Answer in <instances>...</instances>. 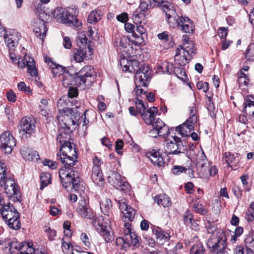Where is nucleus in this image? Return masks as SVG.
<instances>
[{
    "label": "nucleus",
    "instance_id": "f257e3e1",
    "mask_svg": "<svg viewBox=\"0 0 254 254\" xmlns=\"http://www.w3.org/2000/svg\"><path fill=\"white\" fill-rule=\"evenodd\" d=\"M77 155L62 157L61 154L57 153V159L60 160L64 165L63 168L59 170V174L63 186L66 189L70 187L77 191L81 187L79 173L73 166L77 162Z\"/></svg>",
    "mask_w": 254,
    "mask_h": 254
},
{
    "label": "nucleus",
    "instance_id": "f03ea898",
    "mask_svg": "<svg viewBox=\"0 0 254 254\" xmlns=\"http://www.w3.org/2000/svg\"><path fill=\"white\" fill-rule=\"evenodd\" d=\"M76 210L78 214L83 218L91 220L94 219L92 222L93 225L97 232L104 238L106 243L110 242L114 240L113 235L107 230V226L103 225L102 223H100V219L99 218L94 219V212L89 206L88 200L85 198L80 199Z\"/></svg>",
    "mask_w": 254,
    "mask_h": 254
},
{
    "label": "nucleus",
    "instance_id": "7ed1b4c3",
    "mask_svg": "<svg viewBox=\"0 0 254 254\" xmlns=\"http://www.w3.org/2000/svg\"><path fill=\"white\" fill-rule=\"evenodd\" d=\"M6 170H2V173L0 172V189L4 187V192L7 197L13 202H21L22 201V195L19 190V187L15 183L12 178H7Z\"/></svg>",
    "mask_w": 254,
    "mask_h": 254
},
{
    "label": "nucleus",
    "instance_id": "20e7f679",
    "mask_svg": "<svg viewBox=\"0 0 254 254\" xmlns=\"http://www.w3.org/2000/svg\"><path fill=\"white\" fill-rule=\"evenodd\" d=\"M77 44L78 49L73 51V59L77 63H81L84 58L89 59L92 53L91 41L88 40L84 33H77Z\"/></svg>",
    "mask_w": 254,
    "mask_h": 254
},
{
    "label": "nucleus",
    "instance_id": "39448f33",
    "mask_svg": "<svg viewBox=\"0 0 254 254\" xmlns=\"http://www.w3.org/2000/svg\"><path fill=\"white\" fill-rule=\"evenodd\" d=\"M53 15L58 21L72 27L75 30L78 31L81 30L82 27L81 22L66 8L58 7L54 10Z\"/></svg>",
    "mask_w": 254,
    "mask_h": 254
},
{
    "label": "nucleus",
    "instance_id": "423d86ee",
    "mask_svg": "<svg viewBox=\"0 0 254 254\" xmlns=\"http://www.w3.org/2000/svg\"><path fill=\"white\" fill-rule=\"evenodd\" d=\"M207 245L211 252L216 254H224L227 247L224 232L219 230L216 234L212 235L207 240Z\"/></svg>",
    "mask_w": 254,
    "mask_h": 254
},
{
    "label": "nucleus",
    "instance_id": "0eeeda50",
    "mask_svg": "<svg viewBox=\"0 0 254 254\" xmlns=\"http://www.w3.org/2000/svg\"><path fill=\"white\" fill-rule=\"evenodd\" d=\"M0 214L9 228L13 230L20 228V215L12 204L8 203L4 209L1 210Z\"/></svg>",
    "mask_w": 254,
    "mask_h": 254
},
{
    "label": "nucleus",
    "instance_id": "6e6552de",
    "mask_svg": "<svg viewBox=\"0 0 254 254\" xmlns=\"http://www.w3.org/2000/svg\"><path fill=\"white\" fill-rule=\"evenodd\" d=\"M87 111V110H85L84 114H82L78 111L77 108L67 110L66 114L63 117L64 120H67L65 123H64L65 126L64 128L69 129V126L71 125L78 126L82 124L83 126H85L88 124L89 120L86 117Z\"/></svg>",
    "mask_w": 254,
    "mask_h": 254
},
{
    "label": "nucleus",
    "instance_id": "1a4fd4ad",
    "mask_svg": "<svg viewBox=\"0 0 254 254\" xmlns=\"http://www.w3.org/2000/svg\"><path fill=\"white\" fill-rule=\"evenodd\" d=\"M76 75V85L83 89L92 85L96 76L95 70L91 65L84 66Z\"/></svg>",
    "mask_w": 254,
    "mask_h": 254
},
{
    "label": "nucleus",
    "instance_id": "9d476101",
    "mask_svg": "<svg viewBox=\"0 0 254 254\" xmlns=\"http://www.w3.org/2000/svg\"><path fill=\"white\" fill-rule=\"evenodd\" d=\"M107 181L109 184L123 193L127 194L130 192V186L129 183L125 180L124 177L122 178L118 172L111 171L108 177Z\"/></svg>",
    "mask_w": 254,
    "mask_h": 254
},
{
    "label": "nucleus",
    "instance_id": "9b49d317",
    "mask_svg": "<svg viewBox=\"0 0 254 254\" xmlns=\"http://www.w3.org/2000/svg\"><path fill=\"white\" fill-rule=\"evenodd\" d=\"M159 6L165 13L169 26L173 28L176 27L178 24L177 19L179 16L176 12L174 4L168 0H165Z\"/></svg>",
    "mask_w": 254,
    "mask_h": 254
},
{
    "label": "nucleus",
    "instance_id": "f8f14e48",
    "mask_svg": "<svg viewBox=\"0 0 254 254\" xmlns=\"http://www.w3.org/2000/svg\"><path fill=\"white\" fill-rule=\"evenodd\" d=\"M165 150L167 153L173 155H179L184 153L187 149L186 144L181 139L176 136H173L172 139H166Z\"/></svg>",
    "mask_w": 254,
    "mask_h": 254
},
{
    "label": "nucleus",
    "instance_id": "ddd939ff",
    "mask_svg": "<svg viewBox=\"0 0 254 254\" xmlns=\"http://www.w3.org/2000/svg\"><path fill=\"white\" fill-rule=\"evenodd\" d=\"M151 71L148 65L142 64L137 69L135 74V84L136 88L147 87L150 79Z\"/></svg>",
    "mask_w": 254,
    "mask_h": 254
},
{
    "label": "nucleus",
    "instance_id": "4468645a",
    "mask_svg": "<svg viewBox=\"0 0 254 254\" xmlns=\"http://www.w3.org/2000/svg\"><path fill=\"white\" fill-rule=\"evenodd\" d=\"M136 56L133 55L128 58L125 57L121 58L120 60V65L124 71L134 72L139 68L141 64L136 59Z\"/></svg>",
    "mask_w": 254,
    "mask_h": 254
},
{
    "label": "nucleus",
    "instance_id": "2eb2a0df",
    "mask_svg": "<svg viewBox=\"0 0 254 254\" xmlns=\"http://www.w3.org/2000/svg\"><path fill=\"white\" fill-rule=\"evenodd\" d=\"M16 145V140L9 131H5L0 136V146L2 151L10 154Z\"/></svg>",
    "mask_w": 254,
    "mask_h": 254
},
{
    "label": "nucleus",
    "instance_id": "dca6fc26",
    "mask_svg": "<svg viewBox=\"0 0 254 254\" xmlns=\"http://www.w3.org/2000/svg\"><path fill=\"white\" fill-rule=\"evenodd\" d=\"M183 45H180V48L183 50V59L186 61H190L196 53V49L194 48L192 41L190 40L187 35H183Z\"/></svg>",
    "mask_w": 254,
    "mask_h": 254
},
{
    "label": "nucleus",
    "instance_id": "f3484780",
    "mask_svg": "<svg viewBox=\"0 0 254 254\" xmlns=\"http://www.w3.org/2000/svg\"><path fill=\"white\" fill-rule=\"evenodd\" d=\"M114 200L117 202L121 212L124 214L125 219L131 222L134 218L136 210L127 205V200L125 198L120 199L115 198Z\"/></svg>",
    "mask_w": 254,
    "mask_h": 254
},
{
    "label": "nucleus",
    "instance_id": "a211bd4d",
    "mask_svg": "<svg viewBox=\"0 0 254 254\" xmlns=\"http://www.w3.org/2000/svg\"><path fill=\"white\" fill-rule=\"evenodd\" d=\"M195 165L198 177L202 178L206 175L209 163L203 152L197 156Z\"/></svg>",
    "mask_w": 254,
    "mask_h": 254
},
{
    "label": "nucleus",
    "instance_id": "6ab92c4d",
    "mask_svg": "<svg viewBox=\"0 0 254 254\" xmlns=\"http://www.w3.org/2000/svg\"><path fill=\"white\" fill-rule=\"evenodd\" d=\"M35 128V125L29 119H22L19 123V130L23 138L30 137L34 132Z\"/></svg>",
    "mask_w": 254,
    "mask_h": 254
},
{
    "label": "nucleus",
    "instance_id": "aec40b11",
    "mask_svg": "<svg viewBox=\"0 0 254 254\" xmlns=\"http://www.w3.org/2000/svg\"><path fill=\"white\" fill-rule=\"evenodd\" d=\"M132 19L136 25V30L137 32L145 31L146 29L144 27L142 23H145V14L143 11L136 9L133 13Z\"/></svg>",
    "mask_w": 254,
    "mask_h": 254
},
{
    "label": "nucleus",
    "instance_id": "412c9836",
    "mask_svg": "<svg viewBox=\"0 0 254 254\" xmlns=\"http://www.w3.org/2000/svg\"><path fill=\"white\" fill-rule=\"evenodd\" d=\"M196 122L192 119H188L185 123L176 127V131L182 136H189V133L193 129Z\"/></svg>",
    "mask_w": 254,
    "mask_h": 254
},
{
    "label": "nucleus",
    "instance_id": "4be33fe9",
    "mask_svg": "<svg viewBox=\"0 0 254 254\" xmlns=\"http://www.w3.org/2000/svg\"><path fill=\"white\" fill-rule=\"evenodd\" d=\"M60 152L62 157L69 156V157H72V156L78 155V152L75 148V145L71 143L70 141H64L60 148Z\"/></svg>",
    "mask_w": 254,
    "mask_h": 254
},
{
    "label": "nucleus",
    "instance_id": "5701e85b",
    "mask_svg": "<svg viewBox=\"0 0 254 254\" xmlns=\"http://www.w3.org/2000/svg\"><path fill=\"white\" fill-rule=\"evenodd\" d=\"M20 153L22 158L25 160L36 161L39 159V155L37 151L26 146L21 147Z\"/></svg>",
    "mask_w": 254,
    "mask_h": 254
},
{
    "label": "nucleus",
    "instance_id": "b1692460",
    "mask_svg": "<svg viewBox=\"0 0 254 254\" xmlns=\"http://www.w3.org/2000/svg\"><path fill=\"white\" fill-rule=\"evenodd\" d=\"M130 35L127 36H124L121 38L120 43L124 44V41L127 42V40L128 43L131 42L134 45H139L142 44L144 42L142 35L145 33H129Z\"/></svg>",
    "mask_w": 254,
    "mask_h": 254
},
{
    "label": "nucleus",
    "instance_id": "393cba45",
    "mask_svg": "<svg viewBox=\"0 0 254 254\" xmlns=\"http://www.w3.org/2000/svg\"><path fill=\"white\" fill-rule=\"evenodd\" d=\"M178 24L177 27H180L183 32H193L194 26L192 21L187 17L179 16L177 19Z\"/></svg>",
    "mask_w": 254,
    "mask_h": 254
},
{
    "label": "nucleus",
    "instance_id": "a878e982",
    "mask_svg": "<svg viewBox=\"0 0 254 254\" xmlns=\"http://www.w3.org/2000/svg\"><path fill=\"white\" fill-rule=\"evenodd\" d=\"M245 107L243 110L244 113L249 116L251 120V117L254 115V97L253 95L247 96L244 102Z\"/></svg>",
    "mask_w": 254,
    "mask_h": 254
},
{
    "label": "nucleus",
    "instance_id": "bb28decb",
    "mask_svg": "<svg viewBox=\"0 0 254 254\" xmlns=\"http://www.w3.org/2000/svg\"><path fill=\"white\" fill-rule=\"evenodd\" d=\"M91 178L94 184L98 186L103 184L104 179L100 168L93 167Z\"/></svg>",
    "mask_w": 254,
    "mask_h": 254
},
{
    "label": "nucleus",
    "instance_id": "cd10ccee",
    "mask_svg": "<svg viewBox=\"0 0 254 254\" xmlns=\"http://www.w3.org/2000/svg\"><path fill=\"white\" fill-rule=\"evenodd\" d=\"M149 157L150 158L151 162L154 165L158 166H162L165 164V161L163 157L158 152L153 150L149 154Z\"/></svg>",
    "mask_w": 254,
    "mask_h": 254
},
{
    "label": "nucleus",
    "instance_id": "c85d7f7f",
    "mask_svg": "<svg viewBox=\"0 0 254 254\" xmlns=\"http://www.w3.org/2000/svg\"><path fill=\"white\" fill-rule=\"evenodd\" d=\"M4 38L7 47L9 49H13L18 42V36L14 33H5Z\"/></svg>",
    "mask_w": 254,
    "mask_h": 254
},
{
    "label": "nucleus",
    "instance_id": "c756f323",
    "mask_svg": "<svg viewBox=\"0 0 254 254\" xmlns=\"http://www.w3.org/2000/svg\"><path fill=\"white\" fill-rule=\"evenodd\" d=\"M126 243L127 246L138 247L140 243V238L134 232L126 234Z\"/></svg>",
    "mask_w": 254,
    "mask_h": 254
},
{
    "label": "nucleus",
    "instance_id": "7c9ffc66",
    "mask_svg": "<svg viewBox=\"0 0 254 254\" xmlns=\"http://www.w3.org/2000/svg\"><path fill=\"white\" fill-rule=\"evenodd\" d=\"M244 243L246 249H248L254 254V232L252 230L246 235Z\"/></svg>",
    "mask_w": 254,
    "mask_h": 254
},
{
    "label": "nucleus",
    "instance_id": "2f4dec72",
    "mask_svg": "<svg viewBox=\"0 0 254 254\" xmlns=\"http://www.w3.org/2000/svg\"><path fill=\"white\" fill-rule=\"evenodd\" d=\"M69 100L65 99V97L61 98L57 102V106L59 112L62 114L63 117L66 114L67 110H70L71 108L67 107Z\"/></svg>",
    "mask_w": 254,
    "mask_h": 254
},
{
    "label": "nucleus",
    "instance_id": "473e14b6",
    "mask_svg": "<svg viewBox=\"0 0 254 254\" xmlns=\"http://www.w3.org/2000/svg\"><path fill=\"white\" fill-rule=\"evenodd\" d=\"M76 74H71L69 71L64 73L63 77V85L65 87H68L69 85H76Z\"/></svg>",
    "mask_w": 254,
    "mask_h": 254
},
{
    "label": "nucleus",
    "instance_id": "72a5a7b5",
    "mask_svg": "<svg viewBox=\"0 0 254 254\" xmlns=\"http://www.w3.org/2000/svg\"><path fill=\"white\" fill-rule=\"evenodd\" d=\"M154 200L159 205L164 207H169L172 204L170 197L166 194H160L156 196Z\"/></svg>",
    "mask_w": 254,
    "mask_h": 254
},
{
    "label": "nucleus",
    "instance_id": "f704fd0d",
    "mask_svg": "<svg viewBox=\"0 0 254 254\" xmlns=\"http://www.w3.org/2000/svg\"><path fill=\"white\" fill-rule=\"evenodd\" d=\"M112 207V203L111 200L109 198H106L104 201H101L100 203V208L104 215L110 219V215Z\"/></svg>",
    "mask_w": 254,
    "mask_h": 254
},
{
    "label": "nucleus",
    "instance_id": "c9c22d12",
    "mask_svg": "<svg viewBox=\"0 0 254 254\" xmlns=\"http://www.w3.org/2000/svg\"><path fill=\"white\" fill-rule=\"evenodd\" d=\"M102 13L100 10H93L90 12L88 16V22L91 24H95L102 18Z\"/></svg>",
    "mask_w": 254,
    "mask_h": 254
},
{
    "label": "nucleus",
    "instance_id": "e433bc0d",
    "mask_svg": "<svg viewBox=\"0 0 254 254\" xmlns=\"http://www.w3.org/2000/svg\"><path fill=\"white\" fill-rule=\"evenodd\" d=\"M153 232L156 235L157 240L160 241L159 242L163 243L169 240V236L168 234L162 231L159 228H158L157 229L153 230Z\"/></svg>",
    "mask_w": 254,
    "mask_h": 254
},
{
    "label": "nucleus",
    "instance_id": "4c0bfd02",
    "mask_svg": "<svg viewBox=\"0 0 254 254\" xmlns=\"http://www.w3.org/2000/svg\"><path fill=\"white\" fill-rule=\"evenodd\" d=\"M223 158L228 166L232 167L233 165V163H236L235 161L236 160V157L237 154L235 155L234 154L230 152H225L223 155Z\"/></svg>",
    "mask_w": 254,
    "mask_h": 254
},
{
    "label": "nucleus",
    "instance_id": "58836bf2",
    "mask_svg": "<svg viewBox=\"0 0 254 254\" xmlns=\"http://www.w3.org/2000/svg\"><path fill=\"white\" fill-rule=\"evenodd\" d=\"M26 67L28 72L31 76H37L38 74L37 70L35 66L33 59L29 58V61H26Z\"/></svg>",
    "mask_w": 254,
    "mask_h": 254
},
{
    "label": "nucleus",
    "instance_id": "ea45409f",
    "mask_svg": "<svg viewBox=\"0 0 254 254\" xmlns=\"http://www.w3.org/2000/svg\"><path fill=\"white\" fill-rule=\"evenodd\" d=\"M179 67H174L173 69L174 73L180 79L183 81H185L187 79V76L184 68L182 67L183 65H179Z\"/></svg>",
    "mask_w": 254,
    "mask_h": 254
},
{
    "label": "nucleus",
    "instance_id": "a19ab883",
    "mask_svg": "<svg viewBox=\"0 0 254 254\" xmlns=\"http://www.w3.org/2000/svg\"><path fill=\"white\" fill-rule=\"evenodd\" d=\"M190 254H206L205 250L202 244H194L190 249Z\"/></svg>",
    "mask_w": 254,
    "mask_h": 254
},
{
    "label": "nucleus",
    "instance_id": "79ce46f5",
    "mask_svg": "<svg viewBox=\"0 0 254 254\" xmlns=\"http://www.w3.org/2000/svg\"><path fill=\"white\" fill-rule=\"evenodd\" d=\"M51 175L48 173H42L40 175V190H43L50 183Z\"/></svg>",
    "mask_w": 254,
    "mask_h": 254
},
{
    "label": "nucleus",
    "instance_id": "37998d69",
    "mask_svg": "<svg viewBox=\"0 0 254 254\" xmlns=\"http://www.w3.org/2000/svg\"><path fill=\"white\" fill-rule=\"evenodd\" d=\"M181 49L180 47L177 49L175 56V61L179 65H185L190 61H186V60L183 59V56H181Z\"/></svg>",
    "mask_w": 254,
    "mask_h": 254
},
{
    "label": "nucleus",
    "instance_id": "c03bdc74",
    "mask_svg": "<svg viewBox=\"0 0 254 254\" xmlns=\"http://www.w3.org/2000/svg\"><path fill=\"white\" fill-rule=\"evenodd\" d=\"M174 66L172 64L168 62H164L160 66L162 71L164 73L171 74L174 69Z\"/></svg>",
    "mask_w": 254,
    "mask_h": 254
},
{
    "label": "nucleus",
    "instance_id": "a18cd8bd",
    "mask_svg": "<svg viewBox=\"0 0 254 254\" xmlns=\"http://www.w3.org/2000/svg\"><path fill=\"white\" fill-rule=\"evenodd\" d=\"M54 66L52 67L51 70V72L54 76L63 75L65 72L64 68L63 66L60 65H57L55 64H54Z\"/></svg>",
    "mask_w": 254,
    "mask_h": 254
},
{
    "label": "nucleus",
    "instance_id": "49530a36",
    "mask_svg": "<svg viewBox=\"0 0 254 254\" xmlns=\"http://www.w3.org/2000/svg\"><path fill=\"white\" fill-rule=\"evenodd\" d=\"M154 6L155 4H154L153 2H151L150 0H144V1L140 2L138 8L137 9H139V10L143 11L144 13H145L146 10L149 6L150 7H153Z\"/></svg>",
    "mask_w": 254,
    "mask_h": 254
},
{
    "label": "nucleus",
    "instance_id": "de8ad7c7",
    "mask_svg": "<svg viewBox=\"0 0 254 254\" xmlns=\"http://www.w3.org/2000/svg\"><path fill=\"white\" fill-rule=\"evenodd\" d=\"M246 59L248 61L254 60V44H250L247 49Z\"/></svg>",
    "mask_w": 254,
    "mask_h": 254
},
{
    "label": "nucleus",
    "instance_id": "09e8293b",
    "mask_svg": "<svg viewBox=\"0 0 254 254\" xmlns=\"http://www.w3.org/2000/svg\"><path fill=\"white\" fill-rule=\"evenodd\" d=\"M193 220V216L190 211L187 209L184 214V222L185 225H190Z\"/></svg>",
    "mask_w": 254,
    "mask_h": 254
},
{
    "label": "nucleus",
    "instance_id": "8fccbe9b",
    "mask_svg": "<svg viewBox=\"0 0 254 254\" xmlns=\"http://www.w3.org/2000/svg\"><path fill=\"white\" fill-rule=\"evenodd\" d=\"M141 116L147 125H151L154 120V117L146 111H143Z\"/></svg>",
    "mask_w": 254,
    "mask_h": 254
},
{
    "label": "nucleus",
    "instance_id": "3c124183",
    "mask_svg": "<svg viewBox=\"0 0 254 254\" xmlns=\"http://www.w3.org/2000/svg\"><path fill=\"white\" fill-rule=\"evenodd\" d=\"M234 254H254V253L243 246H237L234 249Z\"/></svg>",
    "mask_w": 254,
    "mask_h": 254
},
{
    "label": "nucleus",
    "instance_id": "603ef678",
    "mask_svg": "<svg viewBox=\"0 0 254 254\" xmlns=\"http://www.w3.org/2000/svg\"><path fill=\"white\" fill-rule=\"evenodd\" d=\"M136 108L137 111L138 112L139 114L141 115V113L143 112V111H145L146 106L145 104L141 100H139L138 98H136V101L135 102Z\"/></svg>",
    "mask_w": 254,
    "mask_h": 254
},
{
    "label": "nucleus",
    "instance_id": "864d4df0",
    "mask_svg": "<svg viewBox=\"0 0 254 254\" xmlns=\"http://www.w3.org/2000/svg\"><path fill=\"white\" fill-rule=\"evenodd\" d=\"M205 225L208 233H212V235L213 234H216L217 231L219 230H216L215 225L213 223L210 222V221H207V222L205 223Z\"/></svg>",
    "mask_w": 254,
    "mask_h": 254
},
{
    "label": "nucleus",
    "instance_id": "5fc2aeb1",
    "mask_svg": "<svg viewBox=\"0 0 254 254\" xmlns=\"http://www.w3.org/2000/svg\"><path fill=\"white\" fill-rule=\"evenodd\" d=\"M187 169L181 166H174L172 169V173L176 175H179L183 173H186Z\"/></svg>",
    "mask_w": 254,
    "mask_h": 254
},
{
    "label": "nucleus",
    "instance_id": "6e6d98bb",
    "mask_svg": "<svg viewBox=\"0 0 254 254\" xmlns=\"http://www.w3.org/2000/svg\"><path fill=\"white\" fill-rule=\"evenodd\" d=\"M196 87L198 90L203 89L205 93H206L209 90V84L207 82L199 81L196 84Z\"/></svg>",
    "mask_w": 254,
    "mask_h": 254
},
{
    "label": "nucleus",
    "instance_id": "4d7b16f0",
    "mask_svg": "<svg viewBox=\"0 0 254 254\" xmlns=\"http://www.w3.org/2000/svg\"><path fill=\"white\" fill-rule=\"evenodd\" d=\"M170 133L169 127L166 125L157 131V134L158 136L165 137L168 136Z\"/></svg>",
    "mask_w": 254,
    "mask_h": 254
},
{
    "label": "nucleus",
    "instance_id": "13d9d810",
    "mask_svg": "<svg viewBox=\"0 0 254 254\" xmlns=\"http://www.w3.org/2000/svg\"><path fill=\"white\" fill-rule=\"evenodd\" d=\"M45 231L47 233L50 241H53L57 235V232L54 230H52L50 227L45 226Z\"/></svg>",
    "mask_w": 254,
    "mask_h": 254
},
{
    "label": "nucleus",
    "instance_id": "bf43d9fd",
    "mask_svg": "<svg viewBox=\"0 0 254 254\" xmlns=\"http://www.w3.org/2000/svg\"><path fill=\"white\" fill-rule=\"evenodd\" d=\"M232 191L238 199H240L242 195V190L240 187L234 185L232 188Z\"/></svg>",
    "mask_w": 254,
    "mask_h": 254
},
{
    "label": "nucleus",
    "instance_id": "052dcab7",
    "mask_svg": "<svg viewBox=\"0 0 254 254\" xmlns=\"http://www.w3.org/2000/svg\"><path fill=\"white\" fill-rule=\"evenodd\" d=\"M245 218L248 222H252L254 220V211L247 209L245 213Z\"/></svg>",
    "mask_w": 254,
    "mask_h": 254
},
{
    "label": "nucleus",
    "instance_id": "680f3d73",
    "mask_svg": "<svg viewBox=\"0 0 254 254\" xmlns=\"http://www.w3.org/2000/svg\"><path fill=\"white\" fill-rule=\"evenodd\" d=\"M43 165L44 166H48L52 169H54L57 168L58 164L56 161L46 159L44 160Z\"/></svg>",
    "mask_w": 254,
    "mask_h": 254
},
{
    "label": "nucleus",
    "instance_id": "e2e57ef3",
    "mask_svg": "<svg viewBox=\"0 0 254 254\" xmlns=\"http://www.w3.org/2000/svg\"><path fill=\"white\" fill-rule=\"evenodd\" d=\"M151 125H152L153 128L156 130L158 131L164 126H165V124L162 121L158 119L156 121L155 123H152Z\"/></svg>",
    "mask_w": 254,
    "mask_h": 254
},
{
    "label": "nucleus",
    "instance_id": "0e129e2a",
    "mask_svg": "<svg viewBox=\"0 0 254 254\" xmlns=\"http://www.w3.org/2000/svg\"><path fill=\"white\" fill-rule=\"evenodd\" d=\"M189 112L190 117L189 119H192V121L196 122H197V117L195 116V114L196 112L195 107H194V105L193 106L189 107Z\"/></svg>",
    "mask_w": 254,
    "mask_h": 254
},
{
    "label": "nucleus",
    "instance_id": "69168bd1",
    "mask_svg": "<svg viewBox=\"0 0 254 254\" xmlns=\"http://www.w3.org/2000/svg\"><path fill=\"white\" fill-rule=\"evenodd\" d=\"M124 146V142L122 139H118L116 142V151L118 154H122V151L121 150L123 149Z\"/></svg>",
    "mask_w": 254,
    "mask_h": 254
},
{
    "label": "nucleus",
    "instance_id": "338daca9",
    "mask_svg": "<svg viewBox=\"0 0 254 254\" xmlns=\"http://www.w3.org/2000/svg\"><path fill=\"white\" fill-rule=\"evenodd\" d=\"M194 208L196 212L198 213L204 214L206 213V210L204 208L202 205L201 204H199L198 202L194 203Z\"/></svg>",
    "mask_w": 254,
    "mask_h": 254
},
{
    "label": "nucleus",
    "instance_id": "774afa93",
    "mask_svg": "<svg viewBox=\"0 0 254 254\" xmlns=\"http://www.w3.org/2000/svg\"><path fill=\"white\" fill-rule=\"evenodd\" d=\"M116 18L119 21L125 23L128 21V16L127 12H123L122 13L118 15Z\"/></svg>",
    "mask_w": 254,
    "mask_h": 254
}]
</instances>
